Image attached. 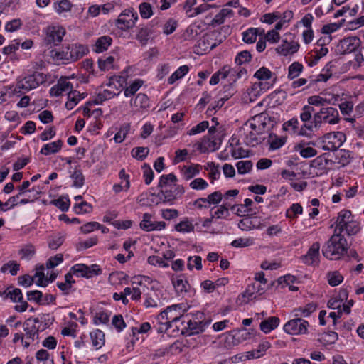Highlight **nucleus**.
Segmentation results:
<instances>
[{
    "mask_svg": "<svg viewBox=\"0 0 364 364\" xmlns=\"http://www.w3.org/2000/svg\"><path fill=\"white\" fill-rule=\"evenodd\" d=\"M319 250L320 244L318 242H314L309 249L306 255L301 257V259L305 264L315 265L319 262Z\"/></svg>",
    "mask_w": 364,
    "mask_h": 364,
    "instance_id": "14",
    "label": "nucleus"
},
{
    "mask_svg": "<svg viewBox=\"0 0 364 364\" xmlns=\"http://www.w3.org/2000/svg\"><path fill=\"white\" fill-rule=\"evenodd\" d=\"M6 297H9L12 301H21L23 299V294L20 289L16 288L12 290L8 289L5 291Z\"/></svg>",
    "mask_w": 364,
    "mask_h": 364,
    "instance_id": "55",
    "label": "nucleus"
},
{
    "mask_svg": "<svg viewBox=\"0 0 364 364\" xmlns=\"http://www.w3.org/2000/svg\"><path fill=\"white\" fill-rule=\"evenodd\" d=\"M309 322L301 318H296L289 321L283 327L288 334L300 335L307 333Z\"/></svg>",
    "mask_w": 364,
    "mask_h": 364,
    "instance_id": "9",
    "label": "nucleus"
},
{
    "mask_svg": "<svg viewBox=\"0 0 364 364\" xmlns=\"http://www.w3.org/2000/svg\"><path fill=\"white\" fill-rule=\"evenodd\" d=\"M114 58L113 56H108L105 58H100L98 60V67L102 71L109 70L113 67Z\"/></svg>",
    "mask_w": 364,
    "mask_h": 364,
    "instance_id": "47",
    "label": "nucleus"
},
{
    "mask_svg": "<svg viewBox=\"0 0 364 364\" xmlns=\"http://www.w3.org/2000/svg\"><path fill=\"white\" fill-rule=\"evenodd\" d=\"M196 145L197 149L200 152L215 151L218 149L217 142H215V140H211L208 136H203L201 141Z\"/></svg>",
    "mask_w": 364,
    "mask_h": 364,
    "instance_id": "23",
    "label": "nucleus"
},
{
    "mask_svg": "<svg viewBox=\"0 0 364 364\" xmlns=\"http://www.w3.org/2000/svg\"><path fill=\"white\" fill-rule=\"evenodd\" d=\"M262 92H261V89L257 87V85L255 84H252L250 88H249L247 91L246 95L244 97V100L245 102L249 101L250 102L255 101L258 97H259Z\"/></svg>",
    "mask_w": 364,
    "mask_h": 364,
    "instance_id": "29",
    "label": "nucleus"
},
{
    "mask_svg": "<svg viewBox=\"0 0 364 364\" xmlns=\"http://www.w3.org/2000/svg\"><path fill=\"white\" fill-rule=\"evenodd\" d=\"M316 304L314 303H309L304 307H300L294 309L296 316H309L312 312L316 309Z\"/></svg>",
    "mask_w": 364,
    "mask_h": 364,
    "instance_id": "30",
    "label": "nucleus"
},
{
    "mask_svg": "<svg viewBox=\"0 0 364 364\" xmlns=\"http://www.w3.org/2000/svg\"><path fill=\"white\" fill-rule=\"evenodd\" d=\"M353 217L350 210H342L340 211L335 223L336 228L334 233H340L341 235L344 232V228L350 222Z\"/></svg>",
    "mask_w": 364,
    "mask_h": 364,
    "instance_id": "16",
    "label": "nucleus"
},
{
    "mask_svg": "<svg viewBox=\"0 0 364 364\" xmlns=\"http://www.w3.org/2000/svg\"><path fill=\"white\" fill-rule=\"evenodd\" d=\"M112 43V38L109 36H102L98 38L95 44L94 51L100 53L108 49Z\"/></svg>",
    "mask_w": 364,
    "mask_h": 364,
    "instance_id": "24",
    "label": "nucleus"
},
{
    "mask_svg": "<svg viewBox=\"0 0 364 364\" xmlns=\"http://www.w3.org/2000/svg\"><path fill=\"white\" fill-rule=\"evenodd\" d=\"M247 71L245 69L240 68V67H236L232 69H228V70H225L223 73V77L226 78L229 75L232 76H236L237 78H240L242 76H244L246 74Z\"/></svg>",
    "mask_w": 364,
    "mask_h": 364,
    "instance_id": "58",
    "label": "nucleus"
},
{
    "mask_svg": "<svg viewBox=\"0 0 364 364\" xmlns=\"http://www.w3.org/2000/svg\"><path fill=\"white\" fill-rule=\"evenodd\" d=\"M50 204L54 205L61 211L66 212L69 209L70 201L68 196H60L58 199L51 200Z\"/></svg>",
    "mask_w": 364,
    "mask_h": 364,
    "instance_id": "34",
    "label": "nucleus"
},
{
    "mask_svg": "<svg viewBox=\"0 0 364 364\" xmlns=\"http://www.w3.org/2000/svg\"><path fill=\"white\" fill-rule=\"evenodd\" d=\"M90 338L92 340V346L97 349L100 348L105 343V334L104 333L97 329L90 333Z\"/></svg>",
    "mask_w": 364,
    "mask_h": 364,
    "instance_id": "27",
    "label": "nucleus"
},
{
    "mask_svg": "<svg viewBox=\"0 0 364 364\" xmlns=\"http://www.w3.org/2000/svg\"><path fill=\"white\" fill-rule=\"evenodd\" d=\"M171 281L177 293L179 294L188 291L189 284L186 280H184L181 277H178L176 279L173 278Z\"/></svg>",
    "mask_w": 364,
    "mask_h": 364,
    "instance_id": "36",
    "label": "nucleus"
},
{
    "mask_svg": "<svg viewBox=\"0 0 364 364\" xmlns=\"http://www.w3.org/2000/svg\"><path fill=\"white\" fill-rule=\"evenodd\" d=\"M110 313L107 311L97 312L94 316V323L98 325L100 323H107L109 321Z\"/></svg>",
    "mask_w": 364,
    "mask_h": 364,
    "instance_id": "56",
    "label": "nucleus"
},
{
    "mask_svg": "<svg viewBox=\"0 0 364 364\" xmlns=\"http://www.w3.org/2000/svg\"><path fill=\"white\" fill-rule=\"evenodd\" d=\"M177 178L175 174L169 173L160 177L158 186L161 188L158 196L164 198V201L169 202L176 199L184 193V188L176 184Z\"/></svg>",
    "mask_w": 364,
    "mask_h": 364,
    "instance_id": "1",
    "label": "nucleus"
},
{
    "mask_svg": "<svg viewBox=\"0 0 364 364\" xmlns=\"http://www.w3.org/2000/svg\"><path fill=\"white\" fill-rule=\"evenodd\" d=\"M149 149L147 147H136L132 149V155L138 160H144L149 154Z\"/></svg>",
    "mask_w": 364,
    "mask_h": 364,
    "instance_id": "54",
    "label": "nucleus"
},
{
    "mask_svg": "<svg viewBox=\"0 0 364 364\" xmlns=\"http://www.w3.org/2000/svg\"><path fill=\"white\" fill-rule=\"evenodd\" d=\"M323 114H321V110L314 114L312 121L310 122L309 124H305V127L308 129V130L314 131V129L320 127L322 122H324V119H323Z\"/></svg>",
    "mask_w": 364,
    "mask_h": 364,
    "instance_id": "31",
    "label": "nucleus"
},
{
    "mask_svg": "<svg viewBox=\"0 0 364 364\" xmlns=\"http://www.w3.org/2000/svg\"><path fill=\"white\" fill-rule=\"evenodd\" d=\"M271 345L268 341H263L258 346L256 350H253L252 351H249L250 353V355L252 358H259L265 352L270 348Z\"/></svg>",
    "mask_w": 364,
    "mask_h": 364,
    "instance_id": "35",
    "label": "nucleus"
},
{
    "mask_svg": "<svg viewBox=\"0 0 364 364\" xmlns=\"http://www.w3.org/2000/svg\"><path fill=\"white\" fill-rule=\"evenodd\" d=\"M253 164L251 161H240L236 164V167L239 174H245L249 173L252 168Z\"/></svg>",
    "mask_w": 364,
    "mask_h": 364,
    "instance_id": "45",
    "label": "nucleus"
},
{
    "mask_svg": "<svg viewBox=\"0 0 364 364\" xmlns=\"http://www.w3.org/2000/svg\"><path fill=\"white\" fill-rule=\"evenodd\" d=\"M20 269V264H18L16 262L11 260L8 262L7 263L4 264L1 267V272L6 273L8 270H9L10 274L12 276L16 275Z\"/></svg>",
    "mask_w": 364,
    "mask_h": 364,
    "instance_id": "38",
    "label": "nucleus"
},
{
    "mask_svg": "<svg viewBox=\"0 0 364 364\" xmlns=\"http://www.w3.org/2000/svg\"><path fill=\"white\" fill-rule=\"evenodd\" d=\"M63 142L58 139L55 141L46 144L43 146L40 151V154L44 156L58 153L62 148Z\"/></svg>",
    "mask_w": 364,
    "mask_h": 364,
    "instance_id": "21",
    "label": "nucleus"
},
{
    "mask_svg": "<svg viewBox=\"0 0 364 364\" xmlns=\"http://www.w3.org/2000/svg\"><path fill=\"white\" fill-rule=\"evenodd\" d=\"M88 52V49L83 45H68L61 52L56 54L58 58L67 61H76L82 58Z\"/></svg>",
    "mask_w": 364,
    "mask_h": 364,
    "instance_id": "5",
    "label": "nucleus"
},
{
    "mask_svg": "<svg viewBox=\"0 0 364 364\" xmlns=\"http://www.w3.org/2000/svg\"><path fill=\"white\" fill-rule=\"evenodd\" d=\"M73 91V85L67 77L60 78L57 84L50 90V94L52 96H59L63 93H70Z\"/></svg>",
    "mask_w": 364,
    "mask_h": 364,
    "instance_id": "13",
    "label": "nucleus"
},
{
    "mask_svg": "<svg viewBox=\"0 0 364 364\" xmlns=\"http://www.w3.org/2000/svg\"><path fill=\"white\" fill-rule=\"evenodd\" d=\"M255 28H250L242 33V40L246 43H253L257 40V33Z\"/></svg>",
    "mask_w": 364,
    "mask_h": 364,
    "instance_id": "50",
    "label": "nucleus"
},
{
    "mask_svg": "<svg viewBox=\"0 0 364 364\" xmlns=\"http://www.w3.org/2000/svg\"><path fill=\"white\" fill-rule=\"evenodd\" d=\"M144 82L142 80H135L129 86L124 89V95L127 97L134 95L142 86Z\"/></svg>",
    "mask_w": 364,
    "mask_h": 364,
    "instance_id": "39",
    "label": "nucleus"
},
{
    "mask_svg": "<svg viewBox=\"0 0 364 364\" xmlns=\"http://www.w3.org/2000/svg\"><path fill=\"white\" fill-rule=\"evenodd\" d=\"M229 205L228 204H223L220 205L217 210L214 212V214L212 215L213 218H226L230 215Z\"/></svg>",
    "mask_w": 364,
    "mask_h": 364,
    "instance_id": "60",
    "label": "nucleus"
},
{
    "mask_svg": "<svg viewBox=\"0 0 364 364\" xmlns=\"http://www.w3.org/2000/svg\"><path fill=\"white\" fill-rule=\"evenodd\" d=\"M303 70L302 64L299 62H294L288 68V78L293 80L297 77Z\"/></svg>",
    "mask_w": 364,
    "mask_h": 364,
    "instance_id": "37",
    "label": "nucleus"
},
{
    "mask_svg": "<svg viewBox=\"0 0 364 364\" xmlns=\"http://www.w3.org/2000/svg\"><path fill=\"white\" fill-rule=\"evenodd\" d=\"M223 198V194L220 191H215L213 193L208 196L207 198H200L197 199L195 204L198 208H208V205L200 204V202L207 203L208 205H216L218 204Z\"/></svg>",
    "mask_w": 364,
    "mask_h": 364,
    "instance_id": "19",
    "label": "nucleus"
},
{
    "mask_svg": "<svg viewBox=\"0 0 364 364\" xmlns=\"http://www.w3.org/2000/svg\"><path fill=\"white\" fill-rule=\"evenodd\" d=\"M202 259L200 256L189 257L188 259L187 267L192 270L194 267L200 270L202 269Z\"/></svg>",
    "mask_w": 364,
    "mask_h": 364,
    "instance_id": "59",
    "label": "nucleus"
},
{
    "mask_svg": "<svg viewBox=\"0 0 364 364\" xmlns=\"http://www.w3.org/2000/svg\"><path fill=\"white\" fill-rule=\"evenodd\" d=\"M270 217L262 218L251 214L241 219L238 223V228L242 231H250L254 229H262L269 223Z\"/></svg>",
    "mask_w": 364,
    "mask_h": 364,
    "instance_id": "6",
    "label": "nucleus"
},
{
    "mask_svg": "<svg viewBox=\"0 0 364 364\" xmlns=\"http://www.w3.org/2000/svg\"><path fill=\"white\" fill-rule=\"evenodd\" d=\"M314 112V108L310 105H304L300 114V119L304 122H309L312 119V113Z\"/></svg>",
    "mask_w": 364,
    "mask_h": 364,
    "instance_id": "53",
    "label": "nucleus"
},
{
    "mask_svg": "<svg viewBox=\"0 0 364 364\" xmlns=\"http://www.w3.org/2000/svg\"><path fill=\"white\" fill-rule=\"evenodd\" d=\"M196 318L190 319L187 321V328L189 331L188 335H193L202 333L210 324V321L200 320L203 316L202 313H198Z\"/></svg>",
    "mask_w": 364,
    "mask_h": 364,
    "instance_id": "12",
    "label": "nucleus"
},
{
    "mask_svg": "<svg viewBox=\"0 0 364 364\" xmlns=\"http://www.w3.org/2000/svg\"><path fill=\"white\" fill-rule=\"evenodd\" d=\"M295 149L298 151L300 155L303 158H310L316 156L317 154V151L312 147H305L304 143H299L296 146Z\"/></svg>",
    "mask_w": 364,
    "mask_h": 364,
    "instance_id": "28",
    "label": "nucleus"
},
{
    "mask_svg": "<svg viewBox=\"0 0 364 364\" xmlns=\"http://www.w3.org/2000/svg\"><path fill=\"white\" fill-rule=\"evenodd\" d=\"M261 284H253L252 286H249L247 291L243 294V297H247L248 300L256 292L261 295L264 292V288L261 287Z\"/></svg>",
    "mask_w": 364,
    "mask_h": 364,
    "instance_id": "51",
    "label": "nucleus"
},
{
    "mask_svg": "<svg viewBox=\"0 0 364 364\" xmlns=\"http://www.w3.org/2000/svg\"><path fill=\"white\" fill-rule=\"evenodd\" d=\"M360 45V38L357 36L344 38L341 41V46L346 52L354 51Z\"/></svg>",
    "mask_w": 364,
    "mask_h": 364,
    "instance_id": "25",
    "label": "nucleus"
},
{
    "mask_svg": "<svg viewBox=\"0 0 364 364\" xmlns=\"http://www.w3.org/2000/svg\"><path fill=\"white\" fill-rule=\"evenodd\" d=\"M152 218L153 216L150 213H144L142 217V220L139 225L141 229L146 232H151L155 230H161L165 228V222L155 221L153 220Z\"/></svg>",
    "mask_w": 364,
    "mask_h": 364,
    "instance_id": "11",
    "label": "nucleus"
},
{
    "mask_svg": "<svg viewBox=\"0 0 364 364\" xmlns=\"http://www.w3.org/2000/svg\"><path fill=\"white\" fill-rule=\"evenodd\" d=\"M348 250L346 238L340 233H334L322 247V254L329 259H338Z\"/></svg>",
    "mask_w": 364,
    "mask_h": 364,
    "instance_id": "3",
    "label": "nucleus"
},
{
    "mask_svg": "<svg viewBox=\"0 0 364 364\" xmlns=\"http://www.w3.org/2000/svg\"><path fill=\"white\" fill-rule=\"evenodd\" d=\"M114 96H116L114 92L108 90H104L103 91L98 93L96 98L93 100V103L95 105H99L105 100L113 98Z\"/></svg>",
    "mask_w": 364,
    "mask_h": 364,
    "instance_id": "43",
    "label": "nucleus"
},
{
    "mask_svg": "<svg viewBox=\"0 0 364 364\" xmlns=\"http://www.w3.org/2000/svg\"><path fill=\"white\" fill-rule=\"evenodd\" d=\"M46 80L47 76L43 73L28 70L24 75L17 79L14 92L15 94L21 95L37 88Z\"/></svg>",
    "mask_w": 364,
    "mask_h": 364,
    "instance_id": "2",
    "label": "nucleus"
},
{
    "mask_svg": "<svg viewBox=\"0 0 364 364\" xmlns=\"http://www.w3.org/2000/svg\"><path fill=\"white\" fill-rule=\"evenodd\" d=\"M279 322L278 317L270 316L260 323V330L264 333H269L279 326Z\"/></svg>",
    "mask_w": 364,
    "mask_h": 364,
    "instance_id": "22",
    "label": "nucleus"
},
{
    "mask_svg": "<svg viewBox=\"0 0 364 364\" xmlns=\"http://www.w3.org/2000/svg\"><path fill=\"white\" fill-rule=\"evenodd\" d=\"M70 271L77 276L87 278L98 275L101 273V269L96 264L89 267L84 264H77L71 267Z\"/></svg>",
    "mask_w": 364,
    "mask_h": 364,
    "instance_id": "10",
    "label": "nucleus"
},
{
    "mask_svg": "<svg viewBox=\"0 0 364 364\" xmlns=\"http://www.w3.org/2000/svg\"><path fill=\"white\" fill-rule=\"evenodd\" d=\"M178 26L177 21L173 18H169L163 26V33L166 35L171 34L175 31Z\"/></svg>",
    "mask_w": 364,
    "mask_h": 364,
    "instance_id": "62",
    "label": "nucleus"
},
{
    "mask_svg": "<svg viewBox=\"0 0 364 364\" xmlns=\"http://www.w3.org/2000/svg\"><path fill=\"white\" fill-rule=\"evenodd\" d=\"M130 129V125L129 124H123L119 130L115 134L114 140L116 143H122L126 138L127 134H128Z\"/></svg>",
    "mask_w": 364,
    "mask_h": 364,
    "instance_id": "44",
    "label": "nucleus"
},
{
    "mask_svg": "<svg viewBox=\"0 0 364 364\" xmlns=\"http://www.w3.org/2000/svg\"><path fill=\"white\" fill-rule=\"evenodd\" d=\"M40 323L38 318H28L23 323V330L26 332L28 338L34 341L38 338V329L37 324Z\"/></svg>",
    "mask_w": 364,
    "mask_h": 364,
    "instance_id": "17",
    "label": "nucleus"
},
{
    "mask_svg": "<svg viewBox=\"0 0 364 364\" xmlns=\"http://www.w3.org/2000/svg\"><path fill=\"white\" fill-rule=\"evenodd\" d=\"M139 11L141 17L144 19H148L154 14L152 6L149 2L141 3L139 5Z\"/></svg>",
    "mask_w": 364,
    "mask_h": 364,
    "instance_id": "32",
    "label": "nucleus"
},
{
    "mask_svg": "<svg viewBox=\"0 0 364 364\" xmlns=\"http://www.w3.org/2000/svg\"><path fill=\"white\" fill-rule=\"evenodd\" d=\"M18 196H14L10 197L5 203L2 202V208H0L1 211L6 212L8 210L14 208L18 204Z\"/></svg>",
    "mask_w": 364,
    "mask_h": 364,
    "instance_id": "63",
    "label": "nucleus"
},
{
    "mask_svg": "<svg viewBox=\"0 0 364 364\" xmlns=\"http://www.w3.org/2000/svg\"><path fill=\"white\" fill-rule=\"evenodd\" d=\"M73 181V186L76 188H81L84 185V176L82 171L79 169H75L70 176Z\"/></svg>",
    "mask_w": 364,
    "mask_h": 364,
    "instance_id": "46",
    "label": "nucleus"
},
{
    "mask_svg": "<svg viewBox=\"0 0 364 364\" xmlns=\"http://www.w3.org/2000/svg\"><path fill=\"white\" fill-rule=\"evenodd\" d=\"M201 166L199 164H193L189 166H184L181 169V173L183 178L186 181H189L196 175L199 174Z\"/></svg>",
    "mask_w": 364,
    "mask_h": 364,
    "instance_id": "26",
    "label": "nucleus"
},
{
    "mask_svg": "<svg viewBox=\"0 0 364 364\" xmlns=\"http://www.w3.org/2000/svg\"><path fill=\"white\" fill-rule=\"evenodd\" d=\"M175 230L178 232L186 233L193 232L194 226L188 219L181 221L175 225Z\"/></svg>",
    "mask_w": 364,
    "mask_h": 364,
    "instance_id": "41",
    "label": "nucleus"
},
{
    "mask_svg": "<svg viewBox=\"0 0 364 364\" xmlns=\"http://www.w3.org/2000/svg\"><path fill=\"white\" fill-rule=\"evenodd\" d=\"M44 43L48 46H57L65 35V29L60 26H48L43 30Z\"/></svg>",
    "mask_w": 364,
    "mask_h": 364,
    "instance_id": "7",
    "label": "nucleus"
},
{
    "mask_svg": "<svg viewBox=\"0 0 364 364\" xmlns=\"http://www.w3.org/2000/svg\"><path fill=\"white\" fill-rule=\"evenodd\" d=\"M139 19L138 14L134 8L124 10L117 20V26L123 31L133 28Z\"/></svg>",
    "mask_w": 364,
    "mask_h": 364,
    "instance_id": "8",
    "label": "nucleus"
},
{
    "mask_svg": "<svg viewBox=\"0 0 364 364\" xmlns=\"http://www.w3.org/2000/svg\"><path fill=\"white\" fill-rule=\"evenodd\" d=\"M183 304H173L168 306L164 311H161L157 317L159 322L163 323L165 320L164 324L166 325V330L171 328V323L176 322L183 316L185 311Z\"/></svg>",
    "mask_w": 364,
    "mask_h": 364,
    "instance_id": "4",
    "label": "nucleus"
},
{
    "mask_svg": "<svg viewBox=\"0 0 364 364\" xmlns=\"http://www.w3.org/2000/svg\"><path fill=\"white\" fill-rule=\"evenodd\" d=\"M130 104L136 111L146 109L149 107V97L144 93H139L135 98L131 100Z\"/></svg>",
    "mask_w": 364,
    "mask_h": 364,
    "instance_id": "20",
    "label": "nucleus"
},
{
    "mask_svg": "<svg viewBox=\"0 0 364 364\" xmlns=\"http://www.w3.org/2000/svg\"><path fill=\"white\" fill-rule=\"evenodd\" d=\"M299 43L294 41H289L287 38L282 41V43L276 48L277 53L287 56L296 53L299 48Z\"/></svg>",
    "mask_w": 364,
    "mask_h": 364,
    "instance_id": "15",
    "label": "nucleus"
},
{
    "mask_svg": "<svg viewBox=\"0 0 364 364\" xmlns=\"http://www.w3.org/2000/svg\"><path fill=\"white\" fill-rule=\"evenodd\" d=\"M303 208L300 203H294L287 210L286 215L287 218L294 219L297 218L298 215L302 214Z\"/></svg>",
    "mask_w": 364,
    "mask_h": 364,
    "instance_id": "48",
    "label": "nucleus"
},
{
    "mask_svg": "<svg viewBox=\"0 0 364 364\" xmlns=\"http://www.w3.org/2000/svg\"><path fill=\"white\" fill-rule=\"evenodd\" d=\"M189 186L196 191H203L206 189L208 187V182L202 178H197L193 180Z\"/></svg>",
    "mask_w": 364,
    "mask_h": 364,
    "instance_id": "52",
    "label": "nucleus"
},
{
    "mask_svg": "<svg viewBox=\"0 0 364 364\" xmlns=\"http://www.w3.org/2000/svg\"><path fill=\"white\" fill-rule=\"evenodd\" d=\"M321 114H323V119L325 123L336 124L340 121L338 111L333 107H322L321 109Z\"/></svg>",
    "mask_w": 364,
    "mask_h": 364,
    "instance_id": "18",
    "label": "nucleus"
},
{
    "mask_svg": "<svg viewBox=\"0 0 364 364\" xmlns=\"http://www.w3.org/2000/svg\"><path fill=\"white\" fill-rule=\"evenodd\" d=\"M344 231H346L348 235H354L360 231L359 224L353 220V217L351 218L350 222L344 228Z\"/></svg>",
    "mask_w": 364,
    "mask_h": 364,
    "instance_id": "57",
    "label": "nucleus"
},
{
    "mask_svg": "<svg viewBox=\"0 0 364 364\" xmlns=\"http://www.w3.org/2000/svg\"><path fill=\"white\" fill-rule=\"evenodd\" d=\"M22 26V21L20 18H14L8 21L5 25V30L7 32H14L18 30Z\"/></svg>",
    "mask_w": 364,
    "mask_h": 364,
    "instance_id": "61",
    "label": "nucleus"
},
{
    "mask_svg": "<svg viewBox=\"0 0 364 364\" xmlns=\"http://www.w3.org/2000/svg\"><path fill=\"white\" fill-rule=\"evenodd\" d=\"M327 279L331 287H336L343 281V277L338 271H333L327 274Z\"/></svg>",
    "mask_w": 364,
    "mask_h": 364,
    "instance_id": "40",
    "label": "nucleus"
},
{
    "mask_svg": "<svg viewBox=\"0 0 364 364\" xmlns=\"http://www.w3.org/2000/svg\"><path fill=\"white\" fill-rule=\"evenodd\" d=\"M72 7L73 4L69 0H60L53 4V8L58 14L70 11Z\"/></svg>",
    "mask_w": 364,
    "mask_h": 364,
    "instance_id": "33",
    "label": "nucleus"
},
{
    "mask_svg": "<svg viewBox=\"0 0 364 364\" xmlns=\"http://www.w3.org/2000/svg\"><path fill=\"white\" fill-rule=\"evenodd\" d=\"M151 33L150 30L147 27H141L137 32L136 39L142 46H145L148 43Z\"/></svg>",
    "mask_w": 364,
    "mask_h": 364,
    "instance_id": "42",
    "label": "nucleus"
},
{
    "mask_svg": "<svg viewBox=\"0 0 364 364\" xmlns=\"http://www.w3.org/2000/svg\"><path fill=\"white\" fill-rule=\"evenodd\" d=\"M272 73L266 67H262L254 74V77L259 80H267L272 78Z\"/></svg>",
    "mask_w": 364,
    "mask_h": 364,
    "instance_id": "49",
    "label": "nucleus"
},
{
    "mask_svg": "<svg viewBox=\"0 0 364 364\" xmlns=\"http://www.w3.org/2000/svg\"><path fill=\"white\" fill-rule=\"evenodd\" d=\"M112 324L117 330V331H122L125 327L126 323L122 315H114L112 319Z\"/></svg>",
    "mask_w": 364,
    "mask_h": 364,
    "instance_id": "64",
    "label": "nucleus"
}]
</instances>
